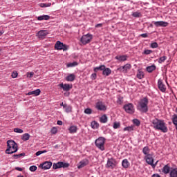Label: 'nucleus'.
Segmentation results:
<instances>
[{
    "instance_id": "nucleus-1",
    "label": "nucleus",
    "mask_w": 177,
    "mask_h": 177,
    "mask_svg": "<svg viewBox=\"0 0 177 177\" xmlns=\"http://www.w3.org/2000/svg\"><path fill=\"white\" fill-rule=\"evenodd\" d=\"M151 122L152 127L156 131H160L161 132H163V133H167V132H168V127L164 120L156 118L152 120Z\"/></svg>"
},
{
    "instance_id": "nucleus-2",
    "label": "nucleus",
    "mask_w": 177,
    "mask_h": 177,
    "mask_svg": "<svg viewBox=\"0 0 177 177\" xmlns=\"http://www.w3.org/2000/svg\"><path fill=\"white\" fill-rule=\"evenodd\" d=\"M149 99L147 97H144L140 100L137 106V109L140 111V113H147L149 111Z\"/></svg>"
},
{
    "instance_id": "nucleus-3",
    "label": "nucleus",
    "mask_w": 177,
    "mask_h": 177,
    "mask_svg": "<svg viewBox=\"0 0 177 177\" xmlns=\"http://www.w3.org/2000/svg\"><path fill=\"white\" fill-rule=\"evenodd\" d=\"M7 147L6 150L7 154H13V153H16L18 150L17 144L13 140L7 141Z\"/></svg>"
},
{
    "instance_id": "nucleus-4",
    "label": "nucleus",
    "mask_w": 177,
    "mask_h": 177,
    "mask_svg": "<svg viewBox=\"0 0 177 177\" xmlns=\"http://www.w3.org/2000/svg\"><path fill=\"white\" fill-rule=\"evenodd\" d=\"M95 146L101 150L102 151H104V143H106V138L103 137H100L97 140H95Z\"/></svg>"
},
{
    "instance_id": "nucleus-5",
    "label": "nucleus",
    "mask_w": 177,
    "mask_h": 177,
    "mask_svg": "<svg viewBox=\"0 0 177 177\" xmlns=\"http://www.w3.org/2000/svg\"><path fill=\"white\" fill-rule=\"evenodd\" d=\"M92 39H93V36L88 33L81 37L80 42L82 44V45H87V44H89Z\"/></svg>"
},
{
    "instance_id": "nucleus-6",
    "label": "nucleus",
    "mask_w": 177,
    "mask_h": 177,
    "mask_svg": "<svg viewBox=\"0 0 177 177\" xmlns=\"http://www.w3.org/2000/svg\"><path fill=\"white\" fill-rule=\"evenodd\" d=\"M70 164L63 162H57V163H53V169H59V168H68Z\"/></svg>"
},
{
    "instance_id": "nucleus-7",
    "label": "nucleus",
    "mask_w": 177,
    "mask_h": 177,
    "mask_svg": "<svg viewBox=\"0 0 177 177\" xmlns=\"http://www.w3.org/2000/svg\"><path fill=\"white\" fill-rule=\"evenodd\" d=\"M145 160L147 163H148L149 165H151L152 168H156L157 166V163H154V158H153V156L151 155L145 156Z\"/></svg>"
},
{
    "instance_id": "nucleus-8",
    "label": "nucleus",
    "mask_w": 177,
    "mask_h": 177,
    "mask_svg": "<svg viewBox=\"0 0 177 177\" xmlns=\"http://www.w3.org/2000/svg\"><path fill=\"white\" fill-rule=\"evenodd\" d=\"M123 108L129 114H133L135 113V106L131 103L125 104Z\"/></svg>"
},
{
    "instance_id": "nucleus-9",
    "label": "nucleus",
    "mask_w": 177,
    "mask_h": 177,
    "mask_svg": "<svg viewBox=\"0 0 177 177\" xmlns=\"http://www.w3.org/2000/svg\"><path fill=\"white\" fill-rule=\"evenodd\" d=\"M95 109L97 110H99L100 111H106L107 110V106H106V104L102 101H98L95 104Z\"/></svg>"
},
{
    "instance_id": "nucleus-10",
    "label": "nucleus",
    "mask_w": 177,
    "mask_h": 177,
    "mask_svg": "<svg viewBox=\"0 0 177 177\" xmlns=\"http://www.w3.org/2000/svg\"><path fill=\"white\" fill-rule=\"evenodd\" d=\"M55 49L57 50H67L68 48L67 47V45L64 44L60 41H57L55 45Z\"/></svg>"
},
{
    "instance_id": "nucleus-11",
    "label": "nucleus",
    "mask_w": 177,
    "mask_h": 177,
    "mask_svg": "<svg viewBox=\"0 0 177 177\" xmlns=\"http://www.w3.org/2000/svg\"><path fill=\"white\" fill-rule=\"evenodd\" d=\"M116 162L113 158H108L107 162L106 165V168H110L111 169H114L115 168Z\"/></svg>"
},
{
    "instance_id": "nucleus-12",
    "label": "nucleus",
    "mask_w": 177,
    "mask_h": 177,
    "mask_svg": "<svg viewBox=\"0 0 177 177\" xmlns=\"http://www.w3.org/2000/svg\"><path fill=\"white\" fill-rule=\"evenodd\" d=\"M131 68H132V65H131V64H127L124 66L118 68V71L121 73H128Z\"/></svg>"
},
{
    "instance_id": "nucleus-13",
    "label": "nucleus",
    "mask_w": 177,
    "mask_h": 177,
    "mask_svg": "<svg viewBox=\"0 0 177 177\" xmlns=\"http://www.w3.org/2000/svg\"><path fill=\"white\" fill-rule=\"evenodd\" d=\"M158 86L160 92L165 93L167 91V86L164 84L161 79H159L158 81Z\"/></svg>"
},
{
    "instance_id": "nucleus-14",
    "label": "nucleus",
    "mask_w": 177,
    "mask_h": 177,
    "mask_svg": "<svg viewBox=\"0 0 177 177\" xmlns=\"http://www.w3.org/2000/svg\"><path fill=\"white\" fill-rule=\"evenodd\" d=\"M49 34V32L48 30H40L37 32V37L39 38V39H45L46 35Z\"/></svg>"
},
{
    "instance_id": "nucleus-15",
    "label": "nucleus",
    "mask_w": 177,
    "mask_h": 177,
    "mask_svg": "<svg viewBox=\"0 0 177 177\" xmlns=\"http://www.w3.org/2000/svg\"><path fill=\"white\" fill-rule=\"evenodd\" d=\"M59 86H60V88H62L63 91H65L66 92H68V91H70V89L73 88L72 84H63V83L59 84Z\"/></svg>"
},
{
    "instance_id": "nucleus-16",
    "label": "nucleus",
    "mask_w": 177,
    "mask_h": 177,
    "mask_svg": "<svg viewBox=\"0 0 177 177\" xmlns=\"http://www.w3.org/2000/svg\"><path fill=\"white\" fill-rule=\"evenodd\" d=\"M89 164V160L88 159H84L79 162L77 165L78 169H81V168H84V167H86Z\"/></svg>"
},
{
    "instance_id": "nucleus-17",
    "label": "nucleus",
    "mask_w": 177,
    "mask_h": 177,
    "mask_svg": "<svg viewBox=\"0 0 177 177\" xmlns=\"http://www.w3.org/2000/svg\"><path fill=\"white\" fill-rule=\"evenodd\" d=\"M153 24L156 27H167L168 22H165L163 21H154Z\"/></svg>"
},
{
    "instance_id": "nucleus-18",
    "label": "nucleus",
    "mask_w": 177,
    "mask_h": 177,
    "mask_svg": "<svg viewBox=\"0 0 177 177\" xmlns=\"http://www.w3.org/2000/svg\"><path fill=\"white\" fill-rule=\"evenodd\" d=\"M40 167H41L42 169H50L52 167V162L46 161L41 164Z\"/></svg>"
},
{
    "instance_id": "nucleus-19",
    "label": "nucleus",
    "mask_w": 177,
    "mask_h": 177,
    "mask_svg": "<svg viewBox=\"0 0 177 177\" xmlns=\"http://www.w3.org/2000/svg\"><path fill=\"white\" fill-rule=\"evenodd\" d=\"M116 60H118L119 62H127L128 59L127 55H118L115 57Z\"/></svg>"
},
{
    "instance_id": "nucleus-20",
    "label": "nucleus",
    "mask_w": 177,
    "mask_h": 177,
    "mask_svg": "<svg viewBox=\"0 0 177 177\" xmlns=\"http://www.w3.org/2000/svg\"><path fill=\"white\" fill-rule=\"evenodd\" d=\"M64 109L65 113H71V111H73V106L67 104H64Z\"/></svg>"
},
{
    "instance_id": "nucleus-21",
    "label": "nucleus",
    "mask_w": 177,
    "mask_h": 177,
    "mask_svg": "<svg viewBox=\"0 0 177 177\" xmlns=\"http://www.w3.org/2000/svg\"><path fill=\"white\" fill-rule=\"evenodd\" d=\"M102 74L105 75V77H109V75L111 74V69L105 67L104 69L102 71Z\"/></svg>"
},
{
    "instance_id": "nucleus-22",
    "label": "nucleus",
    "mask_w": 177,
    "mask_h": 177,
    "mask_svg": "<svg viewBox=\"0 0 177 177\" xmlns=\"http://www.w3.org/2000/svg\"><path fill=\"white\" fill-rule=\"evenodd\" d=\"M68 131L70 133H77V131H78V127L77 126H71L68 129Z\"/></svg>"
},
{
    "instance_id": "nucleus-23",
    "label": "nucleus",
    "mask_w": 177,
    "mask_h": 177,
    "mask_svg": "<svg viewBox=\"0 0 177 177\" xmlns=\"http://www.w3.org/2000/svg\"><path fill=\"white\" fill-rule=\"evenodd\" d=\"M170 170H171V167H169V165H166L162 169V172H163V174H165L167 175V174H169Z\"/></svg>"
},
{
    "instance_id": "nucleus-24",
    "label": "nucleus",
    "mask_w": 177,
    "mask_h": 177,
    "mask_svg": "<svg viewBox=\"0 0 177 177\" xmlns=\"http://www.w3.org/2000/svg\"><path fill=\"white\" fill-rule=\"evenodd\" d=\"M41 93V90L39 89H36L33 91H30L28 93V95H34V96H39V94Z\"/></svg>"
},
{
    "instance_id": "nucleus-25",
    "label": "nucleus",
    "mask_w": 177,
    "mask_h": 177,
    "mask_svg": "<svg viewBox=\"0 0 177 177\" xmlns=\"http://www.w3.org/2000/svg\"><path fill=\"white\" fill-rule=\"evenodd\" d=\"M137 78L138 80H142V78H145V73L142 71L141 70H138L136 75Z\"/></svg>"
},
{
    "instance_id": "nucleus-26",
    "label": "nucleus",
    "mask_w": 177,
    "mask_h": 177,
    "mask_svg": "<svg viewBox=\"0 0 177 177\" xmlns=\"http://www.w3.org/2000/svg\"><path fill=\"white\" fill-rule=\"evenodd\" d=\"M66 81L70 82H73V81H74V80H75V75L74 74H70L69 75H68L66 77Z\"/></svg>"
},
{
    "instance_id": "nucleus-27",
    "label": "nucleus",
    "mask_w": 177,
    "mask_h": 177,
    "mask_svg": "<svg viewBox=\"0 0 177 177\" xmlns=\"http://www.w3.org/2000/svg\"><path fill=\"white\" fill-rule=\"evenodd\" d=\"M100 121L102 122V124H106V122L108 121L107 115L106 114L102 115L100 118Z\"/></svg>"
},
{
    "instance_id": "nucleus-28",
    "label": "nucleus",
    "mask_w": 177,
    "mask_h": 177,
    "mask_svg": "<svg viewBox=\"0 0 177 177\" xmlns=\"http://www.w3.org/2000/svg\"><path fill=\"white\" fill-rule=\"evenodd\" d=\"M50 17L49 15H41L37 17V20L42 21V20H49Z\"/></svg>"
},
{
    "instance_id": "nucleus-29",
    "label": "nucleus",
    "mask_w": 177,
    "mask_h": 177,
    "mask_svg": "<svg viewBox=\"0 0 177 177\" xmlns=\"http://www.w3.org/2000/svg\"><path fill=\"white\" fill-rule=\"evenodd\" d=\"M91 127L93 129H97L99 128V123L96 121H93L91 123Z\"/></svg>"
},
{
    "instance_id": "nucleus-30",
    "label": "nucleus",
    "mask_w": 177,
    "mask_h": 177,
    "mask_svg": "<svg viewBox=\"0 0 177 177\" xmlns=\"http://www.w3.org/2000/svg\"><path fill=\"white\" fill-rule=\"evenodd\" d=\"M142 153L145 156H150V149H149V147H145L142 149Z\"/></svg>"
},
{
    "instance_id": "nucleus-31",
    "label": "nucleus",
    "mask_w": 177,
    "mask_h": 177,
    "mask_svg": "<svg viewBox=\"0 0 177 177\" xmlns=\"http://www.w3.org/2000/svg\"><path fill=\"white\" fill-rule=\"evenodd\" d=\"M122 165L123 168H128V167H129V162L127 159H124L122 162Z\"/></svg>"
},
{
    "instance_id": "nucleus-32",
    "label": "nucleus",
    "mask_w": 177,
    "mask_h": 177,
    "mask_svg": "<svg viewBox=\"0 0 177 177\" xmlns=\"http://www.w3.org/2000/svg\"><path fill=\"white\" fill-rule=\"evenodd\" d=\"M170 177H177V168L171 170Z\"/></svg>"
},
{
    "instance_id": "nucleus-33",
    "label": "nucleus",
    "mask_w": 177,
    "mask_h": 177,
    "mask_svg": "<svg viewBox=\"0 0 177 177\" xmlns=\"http://www.w3.org/2000/svg\"><path fill=\"white\" fill-rule=\"evenodd\" d=\"M105 68H106V66H104V65H101V66H98V67H95V68H94V71H95V73H97V71H98V70H100V71H103Z\"/></svg>"
},
{
    "instance_id": "nucleus-34",
    "label": "nucleus",
    "mask_w": 177,
    "mask_h": 177,
    "mask_svg": "<svg viewBox=\"0 0 177 177\" xmlns=\"http://www.w3.org/2000/svg\"><path fill=\"white\" fill-rule=\"evenodd\" d=\"M22 140H24V142L29 140H30V135L28 134V133H24L22 137H21Z\"/></svg>"
},
{
    "instance_id": "nucleus-35",
    "label": "nucleus",
    "mask_w": 177,
    "mask_h": 177,
    "mask_svg": "<svg viewBox=\"0 0 177 177\" xmlns=\"http://www.w3.org/2000/svg\"><path fill=\"white\" fill-rule=\"evenodd\" d=\"M154 70H156V65H152L147 67V71H148V73H153Z\"/></svg>"
},
{
    "instance_id": "nucleus-36",
    "label": "nucleus",
    "mask_w": 177,
    "mask_h": 177,
    "mask_svg": "<svg viewBox=\"0 0 177 177\" xmlns=\"http://www.w3.org/2000/svg\"><path fill=\"white\" fill-rule=\"evenodd\" d=\"M133 128H135V127L133 125H131V126H129V127H124L123 129V131H128V132H132V131H133Z\"/></svg>"
},
{
    "instance_id": "nucleus-37",
    "label": "nucleus",
    "mask_w": 177,
    "mask_h": 177,
    "mask_svg": "<svg viewBox=\"0 0 177 177\" xmlns=\"http://www.w3.org/2000/svg\"><path fill=\"white\" fill-rule=\"evenodd\" d=\"M120 127H121V124L120 122H115L113 123V127L114 129H118V128H120Z\"/></svg>"
},
{
    "instance_id": "nucleus-38",
    "label": "nucleus",
    "mask_w": 177,
    "mask_h": 177,
    "mask_svg": "<svg viewBox=\"0 0 177 177\" xmlns=\"http://www.w3.org/2000/svg\"><path fill=\"white\" fill-rule=\"evenodd\" d=\"M24 156H26V153L24 152L20 154H15L13 155V157L17 159V158H20L21 157H24Z\"/></svg>"
},
{
    "instance_id": "nucleus-39",
    "label": "nucleus",
    "mask_w": 177,
    "mask_h": 177,
    "mask_svg": "<svg viewBox=\"0 0 177 177\" xmlns=\"http://www.w3.org/2000/svg\"><path fill=\"white\" fill-rule=\"evenodd\" d=\"M133 124L136 125V127H140V120L138 119L133 120Z\"/></svg>"
},
{
    "instance_id": "nucleus-40",
    "label": "nucleus",
    "mask_w": 177,
    "mask_h": 177,
    "mask_svg": "<svg viewBox=\"0 0 177 177\" xmlns=\"http://www.w3.org/2000/svg\"><path fill=\"white\" fill-rule=\"evenodd\" d=\"M167 56H163V57H161L159 60H158V63L161 64V63H164V62L165 60H167Z\"/></svg>"
},
{
    "instance_id": "nucleus-41",
    "label": "nucleus",
    "mask_w": 177,
    "mask_h": 177,
    "mask_svg": "<svg viewBox=\"0 0 177 177\" xmlns=\"http://www.w3.org/2000/svg\"><path fill=\"white\" fill-rule=\"evenodd\" d=\"M75 66H78V63L77 62H74L73 63L68 64V67H75Z\"/></svg>"
},
{
    "instance_id": "nucleus-42",
    "label": "nucleus",
    "mask_w": 177,
    "mask_h": 177,
    "mask_svg": "<svg viewBox=\"0 0 177 177\" xmlns=\"http://www.w3.org/2000/svg\"><path fill=\"white\" fill-rule=\"evenodd\" d=\"M17 75H19V73H17V71H14L12 73L11 77H12V78H17Z\"/></svg>"
},
{
    "instance_id": "nucleus-43",
    "label": "nucleus",
    "mask_w": 177,
    "mask_h": 177,
    "mask_svg": "<svg viewBox=\"0 0 177 177\" xmlns=\"http://www.w3.org/2000/svg\"><path fill=\"white\" fill-rule=\"evenodd\" d=\"M50 5H52V3H41L40 6H41V8H48V7L50 6Z\"/></svg>"
},
{
    "instance_id": "nucleus-44",
    "label": "nucleus",
    "mask_w": 177,
    "mask_h": 177,
    "mask_svg": "<svg viewBox=\"0 0 177 177\" xmlns=\"http://www.w3.org/2000/svg\"><path fill=\"white\" fill-rule=\"evenodd\" d=\"M26 77L28 78H32V77H34V72H28L26 73Z\"/></svg>"
},
{
    "instance_id": "nucleus-45",
    "label": "nucleus",
    "mask_w": 177,
    "mask_h": 177,
    "mask_svg": "<svg viewBox=\"0 0 177 177\" xmlns=\"http://www.w3.org/2000/svg\"><path fill=\"white\" fill-rule=\"evenodd\" d=\"M84 113L85 114H92V109H91V108H87L84 110Z\"/></svg>"
},
{
    "instance_id": "nucleus-46",
    "label": "nucleus",
    "mask_w": 177,
    "mask_h": 177,
    "mask_svg": "<svg viewBox=\"0 0 177 177\" xmlns=\"http://www.w3.org/2000/svg\"><path fill=\"white\" fill-rule=\"evenodd\" d=\"M14 132H16L17 133H23V129L19 128H15L14 129Z\"/></svg>"
},
{
    "instance_id": "nucleus-47",
    "label": "nucleus",
    "mask_w": 177,
    "mask_h": 177,
    "mask_svg": "<svg viewBox=\"0 0 177 177\" xmlns=\"http://www.w3.org/2000/svg\"><path fill=\"white\" fill-rule=\"evenodd\" d=\"M132 16L133 17H140V12H134L132 13Z\"/></svg>"
},
{
    "instance_id": "nucleus-48",
    "label": "nucleus",
    "mask_w": 177,
    "mask_h": 177,
    "mask_svg": "<svg viewBox=\"0 0 177 177\" xmlns=\"http://www.w3.org/2000/svg\"><path fill=\"white\" fill-rule=\"evenodd\" d=\"M37 169V166H30V168H29V170L31 171V172H35V170Z\"/></svg>"
},
{
    "instance_id": "nucleus-49",
    "label": "nucleus",
    "mask_w": 177,
    "mask_h": 177,
    "mask_svg": "<svg viewBox=\"0 0 177 177\" xmlns=\"http://www.w3.org/2000/svg\"><path fill=\"white\" fill-rule=\"evenodd\" d=\"M51 133H53V135H56V133H57V128L53 127L51 129Z\"/></svg>"
},
{
    "instance_id": "nucleus-50",
    "label": "nucleus",
    "mask_w": 177,
    "mask_h": 177,
    "mask_svg": "<svg viewBox=\"0 0 177 177\" xmlns=\"http://www.w3.org/2000/svg\"><path fill=\"white\" fill-rule=\"evenodd\" d=\"M158 46V44H157V42H153L152 44H151V48H152V49H154L156 48H157Z\"/></svg>"
},
{
    "instance_id": "nucleus-51",
    "label": "nucleus",
    "mask_w": 177,
    "mask_h": 177,
    "mask_svg": "<svg viewBox=\"0 0 177 177\" xmlns=\"http://www.w3.org/2000/svg\"><path fill=\"white\" fill-rule=\"evenodd\" d=\"M150 53H153V50H145L144 51V55H150Z\"/></svg>"
},
{
    "instance_id": "nucleus-52",
    "label": "nucleus",
    "mask_w": 177,
    "mask_h": 177,
    "mask_svg": "<svg viewBox=\"0 0 177 177\" xmlns=\"http://www.w3.org/2000/svg\"><path fill=\"white\" fill-rule=\"evenodd\" d=\"M44 153H46V151H38L35 154L38 156H41V154H44Z\"/></svg>"
},
{
    "instance_id": "nucleus-53",
    "label": "nucleus",
    "mask_w": 177,
    "mask_h": 177,
    "mask_svg": "<svg viewBox=\"0 0 177 177\" xmlns=\"http://www.w3.org/2000/svg\"><path fill=\"white\" fill-rule=\"evenodd\" d=\"M140 37H142V38H147L148 35L147 33H142L140 35Z\"/></svg>"
},
{
    "instance_id": "nucleus-54",
    "label": "nucleus",
    "mask_w": 177,
    "mask_h": 177,
    "mask_svg": "<svg viewBox=\"0 0 177 177\" xmlns=\"http://www.w3.org/2000/svg\"><path fill=\"white\" fill-rule=\"evenodd\" d=\"M91 80H96V73H93L91 75Z\"/></svg>"
},
{
    "instance_id": "nucleus-55",
    "label": "nucleus",
    "mask_w": 177,
    "mask_h": 177,
    "mask_svg": "<svg viewBox=\"0 0 177 177\" xmlns=\"http://www.w3.org/2000/svg\"><path fill=\"white\" fill-rule=\"evenodd\" d=\"M95 27H96L97 28H100V27H103V24H97V25L95 26Z\"/></svg>"
},
{
    "instance_id": "nucleus-56",
    "label": "nucleus",
    "mask_w": 177,
    "mask_h": 177,
    "mask_svg": "<svg viewBox=\"0 0 177 177\" xmlns=\"http://www.w3.org/2000/svg\"><path fill=\"white\" fill-rule=\"evenodd\" d=\"M57 125H63V122L62 120H58L57 122Z\"/></svg>"
},
{
    "instance_id": "nucleus-57",
    "label": "nucleus",
    "mask_w": 177,
    "mask_h": 177,
    "mask_svg": "<svg viewBox=\"0 0 177 177\" xmlns=\"http://www.w3.org/2000/svg\"><path fill=\"white\" fill-rule=\"evenodd\" d=\"M15 169L17 171H23V169L21 167H16Z\"/></svg>"
},
{
    "instance_id": "nucleus-58",
    "label": "nucleus",
    "mask_w": 177,
    "mask_h": 177,
    "mask_svg": "<svg viewBox=\"0 0 177 177\" xmlns=\"http://www.w3.org/2000/svg\"><path fill=\"white\" fill-rule=\"evenodd\" d=\"M118 102H119L120 104H121V103H122V102H121V100H120V99H119V100L118 101Z\"/></svg>"
},
{
    "instance_id": "nucleus-59",
    "label": "nucleus",
    "mask_w": 177,
    "mask_h": 177,
    "mask_svg": "<svg viewBox=\"0 0 177 177\" xmlns=\"http://www.w3.org/2000/svg\"><path fill=\"white\" fill-rule=\"evenodd\" d=\"M60 106H62V107H64V104L62 102V103L60 104Z\"/></svg>"
},
{
    "instance_id": "nucleus-60",
    "label": "nucleus",
    "mask_w": 177,
    "mask_h": 177,
    "mask_svg": "<svg viewBox=\"0 0 177 177\" xmlns=\"http://www.w3.org/2000/svg\"><path fill=\"white\" fill-rule=\"evenodd\" d=\"M17 177H24V176H17Z\"/></svg>"
},
{
    "instance_id": "nucleus-61",
    "label": "nucleus",
    "mask_w": 177,
    "mask_h": 177,
    "mask_svg": "<svg viewBox=\"0 0 177 177\" xmlns=\"http://www.w3.org/2000/svg\"><path fill=\"white\" fill-rule=\"evenodd\" d=\"M158 162V161H156V162L155 164H156V165H157Z\"/></svg>"
}]
</instances>
